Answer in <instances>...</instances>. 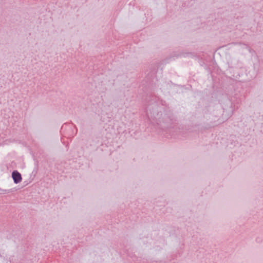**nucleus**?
<instances>
[{
    "label": "nucleus",
    "mask_w": 263,
    "mask_h": 263,
    "mask_svg": "<svg viewBox=\"0 0 263 263\" xmlns=\"http://www.w3.org/2000/svg\"><path fill=\"white\" fill-rule=\"evenodd\" d=\"M12 177L14 182L16 184L19 183L22 181V177L21 174L17 171H14L12 172Z\"/></svg>",
    "instance_id": "f257e3e1"
}]
</instances>
